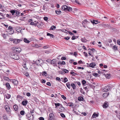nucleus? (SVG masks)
Instances as JSON below:
<instances>
[{
	"label": "nucleus",
	"mask_w": 120,
	"mask_h": 120,
	"mask_svg": "<svg viewBox=\"0 0 120 120\" xmlns=\"http://www.w3.org/2000/svg\"><path fill=\"white\" fill-rule=\"evenodd\" d=\"M62 10L65 11H71L72 10V8H71L68 7L66 5H64L62 6Z\"/></svg>",
	"instance_id": "f257e3e1"
},
{
	"label": "nucleus",
	"mask_w": 120,
	"mask_h": 120,
	"mask_svg": "<svg viewBox=\"0 0 120 120\" xmlns=\"http://www.w3.org/2000/svg\"><path fill=\"white\" fill-rule=\"evenodd\" d=\"M11 57L15 60H18L19 57L18 55L15 53H12Z\"/></svg>",
	"instance_id": "f03ea898"
},
{
	"label": "nucleus",
	"mask_w": 120,
	"mask_h": 120,
	"mask_svg": "<svg viewBox=\"0 0 120 120\" xmlns=\"http://www.w3.org/2000/svg\"><path fill=\"white\" fill-rule=\"evenodd\" d=\"M110 88V87L109 86H105L104 88H102V90L104 92H107L109 91Z\"/></svg>",
	"instance_id": "7ed1b4c3"
},
{
	"label": "nucleus",
	"mask_w": 120,
	"mask_h": 120,
	"mask_svg": "<svg viewBox=\"0 0 120 120\" xmlns=\"http://www.w3.org/2000/svg\"><path fill=\"white\" fill-rule=\"evenodd\" d=\"M42 60L41 59L38 60L35 62V63L37 65H39L41 64V62H42Z\"/></svg>",
	"instance_id": "20e7f679"
},
{
	"label": "nucleus",
	"mask_w": 120,
	"mask_h": 120,
	"mask_svg": "<svg viewBox=\"0 0 120 120\" xmlns=\"http://www.w3.org/2000/svg\"><path fill=\"white\" fill-rule=\"evenodd\" d=\"M54 117V114L52 113H51L49 115L48 119L52 120Z\"/></svg>",
	"instance_id": "39448f33"
},
{
	"label": "nucleus",
	"mask_w": 120,
	"mask_h": 120,
	"mask_svg": "<svg viewBox=\"0 0 120 120\" xmlns=\"http://www.w3.org/2000/svg\"><path fill=\"white\" fill-rule=\"evenodd\" d=\"M50 63L51 64H53L54 66H56V61L55 59H53L52 60H51L50 62Z\"/></svg>",
	"instance_id": "423d86ee"
},
{
	"label": "nucleus",
	"mask_w": 120,
	"mask_h": 120,
	"mask_svg": "<svg viewBox=\"0 0 120 120\" xmlns=\"http://www.w3.org/2000/svg\"><path fill=\"white\" fill-rule=\"evenodd\" d=\"M42 23L41 22H37L36 23H35V26H37L38 27L40 28L41 26Z\"/></svg>",
	"instance_id": "0eeeda50"
},
{
	"label": "nucleus",
	"mask_w": 120,
	"mask_h": 120,
	"mask_svg": "<svg viewBox=\"0 0 120 120\" xmlns=\"http://www.w3.org/2000/svg\"><path fill=\"white\" fill-rule=\"evenodd\" d=\"M27 118L29 120H33V116H31L30 114H28L26 115Z\"/></svg>",
	"instance_id": "6e6552de"
},
{
	"label": "nucleus",
	"mask_w": 120,
	"mask_h": 120,
	"mask_svg": "<svg viewBox=\"0 0 120 120\" xmlns=\"http://www.w3.org/2000/svg\"><path fill=\"white\" fill-rule=\"evenodd\" d=\"M21 40L19 39H14L13 42L14 43L18 44L19 43Z\"/></svg>",
	"instance_id": "1a4fd4ad"
},
{
	"label": "nucleus",
	"mask_w": 120,
	"mask_h": 120,
	"mask_svg": "<svg viewBox=\"0 0 120 120\" xmlns=\"http://www.w3.org/2000/svg\"><path fill=\"white\" fill-rule=\"evenodd\" d=\"M96 65V64L95 63H92L90 64L89 65V67H91L92 68H93L94 67V66Z\"/></svg>",
	"instance_id": "9d476101"
},
{
	"label": "nucleus",
	"mask_w": 120,
	"mask_h": 120,
	"mask_svg": "<svg viewBox=\"0 0 120 120\" xmlns=\"http://www.w3.org/2000/svg\"><path fill=\"white\" fill-rule=\"evenodd\" d=\"M5 85L8 90H9L10 89L11 86L8 83H6L5 84Z\"/></svg>",
	"instance_id": "9b49d317"
},
{
	"label": "nucleus",
	"mask_w": 120,
	"mask_h": 120,
	"mask_svg": "<svg viewBox=\"0 0 120 120\" xmlns=\"http://www.w3.org/2000/svg\"><path fill=\"white\" fill-rule=\"evenodd\" d=\"M28 102V101L27 100L23 101L22 102V104L24 106H26Z\"/></svg>",
	"instance_id": "f8f14e48"
},
{
	"label": "nucleus",
	"mask_w": 120,
	"mask_h": 120,
	"mask_svg": "<svg viewBox=\"0 0 120 120\" xmlns=\"http://www.w3.org/2000/svg\"><path fill=\"white\" fill-rule=\"evenodd\" d=\"M21 51V49L20 48H17L15 49V50H14V51L16 53H19Z\"/></svg>",
	"instance_id": "ddd939ff"
},
{
	"label": "nucleus",
	"mask_w": 120,
	"mask_h": 120,
	"mask_svg": "<svg viewBox=\"0 0 120 120\" xmlns=\"http://www.w3.org/2000/svg\"><path fill=\"white\" fill-rule=\"evenodd\" d=\"M4 97L7 99H9L11 98V95L10 94H5L4 95Z\"/></svg>",
	"instance_id": "4468645a"
},
{
	"label": "nucleus",
	"mask_w": 120,
	"mask_h": 120,
	"mask_svg": "<svg viewBox=\"0 0 120 120\" xmlns=\"http://www.w3.org/2000/svg\"><path fill=\"white\" fill-rule=\"evenodd\" d=\"M5 108L6 111L7 112H8V113H9L10 112V109L9 107H8V106H7V107L5 106Z\"/></svg>",
	"instance_id": "2eb2a0df"
},
{
	"label": "nucleus",
	"mask_w": 120,
	"mask_h": 120,
	"mask_svg": "<svg viewBox=\"0 0 120 120\" xmlns=\"http://www.w3.org/2000/svg\"><path fill=\"white\" fill-rule=\"evenodd\" d=\"M109 93H104L103 95V96L104 98L107 97L109 95Z\"/></svg>",
	"instance_id": "dca6fc26"
},
{
	"label": "nucleus",
	"mask_w": 120,
	"mask_h": 120,
	"mask_svg": "<svg viewBox=\"0 0 120 120\" xmlns=\"http://www.w3.org/2000/svg\"><path fill=\"white\" fill-rule=\"evenodd\" d=\"M12 82L14 85H16L18 83V81L15 79H13L12 80Z\"/></svg>",
	"instance_id": "f3484780"
},
{
	"label": "nucleus",
	"mask_w": 120,
	"mask_h": 120,
	"mask_svg": "<svg viewBox=\"0 0 120 120\" xmlns=\"http://www.w3.org/2000/svg\"><path fill=\"white\" fill-rule=\"evenodd\" d=\"M108 105L106 102L104 103V105H103V107L104 108H106L108 106Z\"/></svg>",
	"instance_id": "a211bd4d"
},
{
	"label": "nucleus",
	"mask_w": 120,
	"mask_h": 120,
	"mask_svg": "<svg viewBox=\"0 0 120 120\" xmlns=\"http://www.w3.org/2000/svg\"><path fill=\"white\" fill-rule=\"evenodd\" d=\"M98 114H96L95 112H94L92 115V117L93 118H95L96 117H98Z\"/></svg>",
	"instance_id": "6ab92c4d"
},
{
	"label": "nucleus",
	"mask_w": 120,
	"mask_h": 120,
	"mask_svg": "<svg viewBox=\"0 0 120 120\" xmlns=\"http://www.w3.org/2000/svg\"><path fill=\"white\" fill-rule=\"evenodd\" d=\"M55 12L57 15L60 14L61 12L59 10H56L55 11Z\"/></svg>",
	"instance_id": "aec40b11"
},
{
	"label": "nucleus",
	"mask_w": 120,
	"mask_h": 120,
	"mask_svg": "<svg viewBox=\"0 0 120 120\" xmlns=\"http://www.w3.org/2000/svg\"><path fill=\"white\" fill-rule=\"evenodd\" d=\"M8 29L9 30H10V31H11L12 30H13L11 34H12L13 33H14V32L13 31V28L12 27H11V26H9L8 28Z\"/></svg>",
	"instance_id": "412c9836"
},
{
	"label": "nucleus",
	"mask_w": 120,
	"mask_h": 120,
	"mask_svg": "<svg viewBox=\"0 0 120 120\" xmlns=\"http://www.w3.org/2000/svg\"><path fill=\"white\" fill-rule=\"evenodd\" d=\"M78 99L79 101H83V100L84 99V98H83L82 97H78Z\"/></svg>",
	"instance_id": "4be33fe9"
},
{
	"label": "nucleus",
	"mask_w": 120,
	"mask_h": 120,
	"mask_svg": "<svg viewBox=\"0 0 120 120\" xmlns=\"http://www.w3.org/2000/svg\"><path fill=\"white\" fill-rule=\"evenodd\" d=\"M71 86L72 88L74 89H75L76 88V86L75 85V84L74 83H72L71 84Z\"/></svg>",
	"instance_id": "5701e85b"
},
{
	"label": "nucleus",
	"mask_w": 120,
	"mask_h": 120,
	"mask_svg": "<svg viewBox=\"0 0 120 120\" xmlns=\"http://www.w3.org/2000/svg\"><path fill=\"white\" fill-rule=\"evenodd\" d=\"M13 108H14V109L15 111H17L18 109V106L16 105H14Z\"/></svg>",
	"instance_id": "b1692460"
},
{
	"label": "nucleus",
	"mask_w": 120,
	"mask_h": 120,
	"mask_svg": "<svg viewBox=\"0 0 120 120\" xmlns=\"http://www.w3.org/2000/svg\"><path fill=\"white\" fill-rule=\"evenodd\" d=\"M47 35L48 36H49L53 38L54 36L52 34H51L50 33H48L47 34Z\"/></svg>",
	"instance_id": "393cba45"
},
{
	"label": "nucleus",
	"mask_w": 120,
	"mask_h": 120,
	"mask_svg": "<svg viewBox=\"0 0 120 120\" xmlns=\"http://www.w3.org/2000/svg\"><path fill=\"white\" fill-rule=\"evenodd\" d=\"M60 111H64V110L65 108L64 107L61 106L60 108Z\"/></svg>",
	"instance_id": "a878e982"
},
{
	"label": "nucleus",
	"mask_w": 120,
	"mask_h": 120,
	"mask_svg": "<svg viewBox=\"0 0 120 120\" xmlns=\"http://www.w3.org/2000/svg\"><path fill=\"white\" fill-rule=\"evenodd\" d=\"M24 42L27 43H29L30 42L29 40H27L26 38H25L24 39Z\"/></svg>",
	"instance_id": "bb28decb"
},
{
	"label": "nucleus",
	"mask_w": 120,
	"mask_h": 120,
	"mask_svg": "<svg viewBox=\"0 0 120 120\" xmlns=\"http://www.w3.org/2000/svg\"><path fill=\"white\" fill-rule=\"evenodd\" d=\"M16 31L18 32H21L22 30V29L21 28H18L16 30Z\"/></svg>",
	"instance_id": "cd10ccee"
},
{
	"label": "nucleus",
	"mask_w": 120,
	"mask_h": 120,
	"mask_svg": "<svg viewBox=\"0 0 120 120\" xmlns=\"http://www.w3.org/2000/svg\"><path fill=\"white\" fill-rule=\"evenodd\" d=\"M67 86L69 89H70V85L69 84V82H68L66 84Z\"/></svg>",
	"instance_id": "c85d7f7f"
},
{
	"label": "nucleus",
	"mask_w": 120,
	"mask_h": 120,
	"mask_svg": "<svg viewBox=\"0 0 120 120\" xmlns=\"http://www.w3.org/2000/svg\"><path fill=\"white\" fill-rule=\"evenodd\" d=\"M63 70V71L64 72V73H68L69 72L68 70L67 69H64Z\"/></svg>",
	"instance_id": "c756f323"
},
{
	"label": "nucleus",
	"mask_w": 120,
	"mask_h": 120,
	"mask_svg": "<svg viewBox=\"0 0 120 120\" xmlns=\"http://www.w3.org/2000/svg\"><path fill=\"white\" fill-rule=\"evenodd\" d=\"M16 15L17 16H18L19 15L20 13V12L17 11V10H15Z\"/></svg>",
	"instance_id": "7c9ffc66"
},
{
	"label": "nucleus",
	"mask_w": 120,
	"mask_h": 120,
	"mask_svg": "<svg viewBox=\"0 0 120 120\" xmlns=\"http://www.w3.org/2000/svg\"><path fill=\"white\" fill-rule=\"evenodd\" d=\"M56 28V27L54 26H52L50 28V30H53L55 29Z\"/></svg>",
	"instance_id": "2f4dec72"
},
{
	"label": "nucleus",
	"mask_w": 120,
	"mask_h": 120,
	"mask_svg": "<svg viewBox=\"0 0 120 120\" xmlns=\"http://www.w3.org/2000/svg\"><path fill=\"white\" fill-rule=\"evenodd\" d=\"M10 12L12 14V15H14V14L15 13V10H11L10 11Z\"/></svg>",
	"instance_id": "473e14b6"
},
{
	"label": "nucleus",
	"mask_w": 120,
	"mask_h": 120,
	"mask_svg": "<svg viewBox=\"0 0 120 120\" xmlns=\"http://www.w3.org/2000/svg\"><path fill=\"white\" fill-rule=\"evenodd\" d=\"M3 118L4 120H8V118L6 116V115H4L3 116Z\"/></svg>",
	"instance_id": "72a5a7b5"
},
{
	"label": "nucleus",
	"mask_w": 120,
	"mask_h": 120,
	"mask_svg": "<svg viewBox=\"0 0 120 120\" xmlns=\"http://www.w3.org/2000/svg\"><path fill=\"white\" fill-rule=\"evenodd\" d=\"M82 83L83 85H84L86 83V82L85 80H83L82 81Z\"/></svg>",
	"instance_id": "f704fd0d"
},
{
	"label": "nucleus",
	"mask_w": 120,
	"mask_h": 120,
	"mask_svg": "<svg viewBox=\"0 0 120 120\" xmlns=\"http://www.w3.org/2000/svg\"><path fill=\"white\" fill-rule=\"evenodd\" d=\"M60 115L63 118H64L65 117V116L63 113H60Z\"/></svg>",
	"instance_id": "c9c22d12"
},
{
	"label": "nucleus",
	"mask_w": 120,
	"mask_h": 120,
	"mask_svg": "<svg viewBox=\"0 0 120 120\" xmlns=\"http://www.w3.org/2000/svg\"><path fill=\"white\" fill-rule=\"evenodd\" d=\"M25 112L24 111H21L20 112V114L22 115H23L24 114Z\"/></svg>",
	"instance_id": "e433bc0d"
},
{
	"label": "nucleus",
	"mask_w": 120,
	"mask_h": 120,
	"mask_svg": "<svg viewBox=\"0 0 120 120\" xmlns=\"http://www.w3.org/2000/svg\"><path fill=\"white\" fill-rule=\"evenodd\" d=\"M70 74H73L72 75L74 76L75 75L73 74H76L77 75V74L76 73H75L74 72H73V71H71L70 72Z\"/></svg>",
	"instance_id": "4c0bfd02"
},
{
	"label": "nucleus",
	"mask_w": 120,
	"mask_h": 120,
	"mask_svg": "<svg viewBox=\"0 0 120 120\" xmlns=\"http://www.w3.org/2000/svg\"><path fill=\"white\" fill-rule=\"evenodd\" d=\"M68 104L69 105H68L70 106H73V103L72 102L68 103Z\"/></svg>",
	"instance_id": "58836bf2"
},
{
	"label": "nucleus",
	"mask_w": 120,
	"mask_h": 120,
	"mask_svg": "<svg viewBox=\"0 0 120 120\" xmlns=\"http://www.w3.org/2000/svg\"><path fill=\"white\" fill-rule=\"evenodd\" d=\"M55 105L56 106V108H57V106H59L60 105V104L59 103H55Z\"/></svg>",
	"instance_id": "ea45409f"
},
{
	"label": "nucleus",
	"mask_w": 120,
	"mask_h": 120,
	"mask_svg": "<svg viewBox=\"0 0 120 120\" xmlns=\"http://www.w3.org/2000/svg\"><path fill=\"white\" fill-rule=\"evenodd\" d=\"M64 82L66 83L68 81V79L66 78H65L64 79Z\"/></svg>",
	"instance_id": "a19ab883"
},
{
	"label": "nucleus",
	"mask_w": 120,
	"mask_h": 120,
	"mask_svg": "<svg viewBox=\"0 0 120 120\" xmlns=\"http://www.w3.org/2000/svg\"><path fill=\"white\" fill-rule=\"evenodd\" d=\"M81 41H82L83 42H85L86 41V40L85 39L83 38H82L81 39Z\"/></svg>",
	"instance_id": "79ce46f5"
},
{
	"label": "nucleus",
	"mask_w": 120,
	"mask_h": 120,
	"mask_svg": "<svg viewBox=\"0 0 120 120\" xmlns=\"http://www.w3.org/2000/svg\"><path fill=\"white\" fill-rule=\"evenodd\" d=\"M23 67L25 69H27V68L26 67V64H24V65H23Z\"/></svg>",
	"instance_id": "37998d69"
},
{
	"label": "nucleus",
	"mask_w": 120,
	"mask_h": 120,
	"mask_svg": "<svg viewBox=\"0 0 120 120\" xmlns=\"http://www.w3.org/2000/svg\"><path fill=\"white\" fill-rule=\"evenodd\" d=\"M113 49H114V50H116L117 49V48L116 45H114L113 46L112 48Z\"/></svg>",
	"instance_id": "c03bdc74"
},
{
	"label": "nucleus",
	"mask_w": 120,
	"mask_h": 120,
	"mask_svg": "<svg viewBox=\"0 0 120 120\" xmlns=\"http://www.w3.org/2000/svg\"><path fill=\"white\" fill-rule=\"evenodd\" d=\"M110 74H106L105 75L106 77L107 78H109V77L110 76Z\"/></svg>",
	"instance_id": "a18cd8bd"
},
{
	"label": "nucleus",
	"mask_w": 120,
	"mask_h": 120,
	"mask_svg": "<svg viewBox=\"0 0 120 120\" xmlns=\"http://www.w3.org/2000/svg\"><path fill=\"white\" fill-rule=\"evenodd\" d=\"M89 88V86H86L84 87L83 88L85 89V90H87Z\"/></svg>",
	"instance_id": "49530a36"
},
{
	"label": "nucleus",
	"mask_w": 120,
	"mask_h": 120,
	"mask_svg": "<svg viewBox=\"0 0 120 120\" xmlns=\"http://www.w3.org/2000/svg\"><path fill=\"white\" fill-rule=\"evenodd\" d=\"M76 39V38L75 36H73L71 38V39L72 40H74Z\"/></svg>",
	"instance_id": "de8ad7c7"
},
{
	"label": "nucleus",
	"mask_w": 120,
	"mask_h": 120,
	"mask_svg": "<svg viewBox=\"0 0 120 120\" xmlns=\"http://www.w3.org/2000/svg\"><path fill=\"white\" fill-rule=\"evenodd\" d=\"M80 92L81 93H82L83 94H85V92H84V91L82 89L81 90H80Z\"/></svg>",
	"instance_id": "09e8293b"
},
{
	"label": "nucleus",
	"mask_w": 120,
	"mask_h": 120,
	"mask_svg": "<svg viewBox=\"0 0 120 120\" xmlns=\"http://www.w3.org/2000/svg\"><path fill=\"white\" fill-rule=\"evenodd\" d=\"M83 53L84 55V56L86 57H87L88 56V54H87L86 52H83Z\"/></svg>",
	"instance_id": "8fccbe9b"
},
{
	"label": "nucleus",
	"mask_w": 120,
	"mask_h": 120,
	"mask_svg": "<svg viewBox=\"0 0 120 120\" xmlns=\"http://www.w3.org/2000/svg\"><path fill=\"white\" fill-rule=\"evenodd\" d=\"M73 112L75 113V114H78V112H76L74 109H73L72 110Z\"/></svg>",
	"instance_id": "3c124183"
},
{
	"label": "nucleus",
	"mask_w": 120,
	"mask_h": 120,
	"mask_svg": "<svg viewBox=\"0 0 120 120\" xmlns=\"http://www.w3.org/2000/svg\"><path fill=\"white\" fill-rule=\"evenodd\" d=\"M4 79L5 80H8L9 79V78H8L6 77H4Z\"/></svg>",
	"instance_id": "603ef678"
},
{
	"label": "nucleus",
	"mask_w": 120,
	"mask_h": 120,
	"mask_svg": "<svg viewBox=\"0 0 120 120\" xmlns=\"http://www.w3.org/2000/svg\"><path fill=\"white\" fill-rule=\"evenodd\" d=\"M91 22L93 24H97V23L95 22L94 21V20L91 21Z\"/></svg>",
	"instance_id": "864d4df0"
},
{
	"label": "nucleus",
	"mask_w": 120,
	"mask_h": 120,
	"mask_svg": "<svg viewBox=\"0 0 120 120\" xmlns=\"http://www.w3.org/2000/svg\"><path fill=\"white\" fill-rule=\"evenodd\" d=\"M35 23H34V22H30V24L31 25H34L35 26Z\"/></svg>",
	"instance_id": "5fc2aeb1"
},
{
	"label": "nucleus",
	"mask_w": 120,
	"mask_h": 120,
	"mask_svg": "<svg viewBox=\"0 0 120 120\" xmlns=\"http://www.w3.org/2000/svg\"><path fill=\"white\" fill-rule=\"evenodd\" d=\"M70 37H65L64 38L66 40H68L69 39H70Z\"/></svg>",
	"instance_id": "6e6d98bb"
},
{
	"label": "nucleus",
	"mask_w": 120,
	"mask_h": 120,
	"mask_svg": "<svg viewBox=\"0 0 120 120\" xmlns=\"http://www.w3.org/2000/svg\"><path fill=\"white\" fill-rule=\"evenodd\" d=\"M56 80L58 81H61L60 79L58 77H57L56 78Z\"/></svg>",
	"instance_id": "4d7b16f0"
},
{
	"label": "nucleus",
	"mask_w": 120,
	"mask_h": 120,
	"mask_svg": "<svg viewBox=\"0 0 120 120\" xmlns=\"http://www.w3.org/2000/svg\"><path fill=\"white\" fill-rule=\"evenodd\" d=\"M61 97L64 100L65 99H66V98L63 95H62L61 96Z\"/></svg>",
	"instance_id": "13d9d810"
},
{
	"label": "nucleus",
	"mask_w": 120,
	"mask_h": 120,
	"mask_svg": "<svg viewBox=\"0 0 120 120\" xmlns=\"http://www.w3.org/2000/svg\"><path fill=\"white\" fill-rule=\"evenodd\" d=\"M30 112L32 113H33L34 112V110L33 109H32L30 110Z\"/></svg>",
	"instance_id": "bf43d9fd"
},
{
	"label": "nucleus",
	"mask_w": 120,
	"mask_h": 120,
	"mask_svg": "<svg viewBox=\"0 0 120 120\" xmlns=\"http://www.w3.org/2000/svg\"><path fill=\"white\" fill-rule=\"evenodd\" d=\"M74 1H75V2L76 3L78 4H79L80 3L79 2L78 0H74Z\"/></svg>",
	"instance_id": "052dcab7"
},
{
	"label": "nucleus",
	"mask_w": 120,
	"mask_h": 120,
	"mask_svg": "<svg viewBox=\"0 0 120 120\" xmlns=\"http://www.w3.org/2000/svg\"><path fill=\"white\" fill-rule=\"evenodd\" d=\"M92 50L93 52L95 51V49L93 48H92L91 49H89V50Z\"/></svg>",
	"instance_id": "680f3d73"
},
{
	"label": "nucleus",
	"mask_w": 120,
	"mask_h": 120,
	"mask_svg": "<svg viewBox=\"0 0 120 120\" xmlns=\"http://www.w3.org/2000/svg\"><path fill=\"white\" fill-rule=\"evenodd\" d=\"M98 75V74L96 73H94L93 74V75L95 76H96Z\"/></svg>",
	"instance_id": "e2e57ef3"
},
{
	"label": "nucleus",
	"mask_w": 120,
	"mask_h": 120,
	"mask_svg": "<svg viewBox=\"0 0 120 120\" xmlns=\"http://www.w3.org/2000/svg\"><path fill=\"white\" fill-rule=\"evenodd\" d=\"M46 84L49 86H51V84L50 82H48Z\"/></svg>",
	"instance_id": "0e129e2a"
},
{
	"label": "nucleus",
	"mask_w": 120,
	"mask_h": 120,
	"mask_svg": "<svg viewBox=\"0 0 120 120\" xmlns=\"http://www.w3.org/2000/svg\"><path fill=\"white\" fill-rule=\"evenodd\" d=\"M39 119L40 120H44V119L43 117H40Z\"/></svg>",
	"instance_id": "69168bd1"
},
{
	"label": "nucleus",
	"mask_w": 120,
	"mask_h": 120,
	"mask_svg": "<svg viewBox=\"0 0 120 120\" xmlns=\"http://www.w3.org/2000/svg\"><path fill=\"white\" fill-rule=\"evenodd\" d=\"M26 95L28 97L30 96V93L28 92L27 93Z\"/></svg>",
	"instance_id": "338daca9"
},
{
	"label": "nucleus",
	"mask_w": 120,
	"mask_h": 120,
	"mask_svg": "<svg viewBox=\"0 0 120 120\" xmlns=\"http://www.w3.org/2000/svg\"><path fill=\"white\" fill-rule=\"evenodd\" d=\"M44 19L45 21L47 20L48 19V17H45L44 18Z\"/></svg>",
	"instance_id": "774afa93"
}]
</instances>
